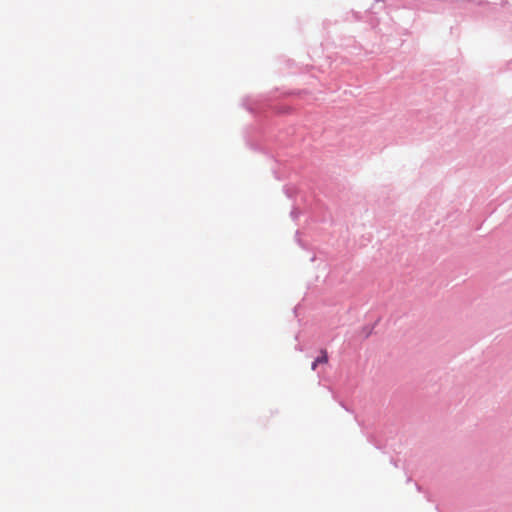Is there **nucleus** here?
I'll list each match as a JSON object with an SVG mask.
<instances>
[{
    "instance_id": "f257e3e1",
    "label": "nucleus",
    "mask_w": 512,
    "mask_h": 512,
    "mask_svg": "<svg viewBox=\"0 0 512 512\" xmlns=\"http://www.w3.org/2000/svg\"><path fill=\"white\" fill-rule=\"evenodd\" d=\"M306 93V90L287 89L274 90L259 94L256 98L251 99L250 96L243 97L241 107L254 116L256 123L248 125L243 130V138L246 146L254 152H259L273 159L276 163L278 160L262 145L266 141L267 133L270 130V115H289L294 112V107L287 104H279L277 101L282 98L291 96H300Z\"/></svg>"
},
{
    "instance_id": "f03ea898",
    "label": "nucleus",
    "mask_w": 512,
    "mask_h": 512,
    "mask_svg": "<svg viewBox=\"0 0 512 512\" xmlns=\"http://www.w3.org/2000/svg\"><path fill=\"white\" fill-rule=\"evenodd\" d=\"M329 361V355L326 349H321L319 355L311 362V370L315 371L320 364H326Z\"/></svg>"
},
{
    "instance_id": "7ed1b4c3",
    "label": "nucleus",
    "mask_w": 512,
    "mask_h": 512,
    "mask_svg": "<svg viewBox=\"0 0 512 512\" xmlns=\"http://www.w3.org/2000/svg\"><path fill=\"white\" fill-rule=\"evenodd\" d=\"M380 320H381V318L379 317L373 323L365 324L364 326H362L361 329H362L364 339H368L373 334L374 329L378 325Z\"/></svg>"
},
{
    "instance_id": "20e7f679",
    "label": "nucleus",
    "mask_w": 512,
    "mask_h": 512,
    "mask_svg": "<svg viewBox=\"0 0 512 512\" xmlns=\"http://www.w3.org/2000/svg\"><path fill=\"white\" fill-rule=\"evenodd\" d=\"M367 441L372 444L376 449L382 450L383 446L380 444V442L376 439V437L373 434H366Z\"/></svg>"
},
{
    "instance_id": "39448f33",
    "label": "nucleus",
    "mask_w": 512,
    "mask_h": 512,
    "mask_svg": "<svg viewBox=\"0 0 512 512\" xmlns=\"http://www.w3.org/2000/svg\"><path fill=\"white\" fill-rule=\"evenodd\" d=\"M283 192L286 195L287 198L293 199L296 195V191L292 188H290L288 185L283 186Z\"/></svg>"
},
{
    "instance_id": "423d86ee",
    "label": "nucleus",
    "mask_w": 512,
    "mask_h": 512,
    "mask_svg": "<svg viewBox=\"0 0 512 512\" xmlns=\"http://www.w3.org/2000/svg\"><path fill=\"white\" fill-rule=\"evenodd\" d=\"M300 214V210L296 207H293L292 210L290 211V217L292 218L293 221H296L299 218Z\"/></svg>"
},
{
    "instance_id": "0eeeda50",
    "label": "nucleus",
    "mask_w": 512,
    "mask_h": 512,
    "mask_svg": "<svg viewBox=\"0 0 512 512\" xmlns=\"http://www.w3.org/2000/svg\"><path fill=\"white\" fill-rule=\"evenodd\" d=\"M272 174H273L274 178L278 181L285 179V177L282 174H280V172L276 168L272 169Z\"/></svg>"
},
{
    "instance_id": "6e6552de",
    "label": "nucleus",
    "mask_w": 512,
    "mask_h": 512,
    "mask_svg": "<svg viewBox=\"0 0 512 512\" xmlns=\"http://www.w3.org/2000/svg\"><path fill=\"white\" fill-rule=\"evenodd\" d=\"M299 234H300V233H299V230H297V231L295 232V239H296V242L298 243V245H299L300 247H302L303 249H306V246L304 245V243H303V242H302V240L300 239Z\"/></svg>"
},
{
    "instance_id": "1a4fd4ad",
    "label": "nucleus",
    "mask_w": 512,
    "mask_h": 512,
    "mask_svg": "<svg viewBox=\"0 0 512 512\" xmlns=\"http://www.w3.org/2000/svg\"><path fill=\"white\" fill-rule=\"evenodd\" d=\"M339 405L347 412L353 413V410L349 408L343 400H339Z\"/></svg>"
},
{
    "instance_id": "9d476101",
    "label": "nucleus",
    "mask_w": 512,
    "mask_h": 512,
    "mask_svg": "<svg viewBox=\"0 0 512 512\" xmlns=\"http://www.w3.org/2000/svg\"><path fill=\"white\" fill-rule=\"evenodd\" d=\"M351 14H352V16H353V18H354V20H355V21H358V20H360V19H361V16H360V13H359V12H356V11H353V10H352V11H351Z\"/></svg>"
},
{
    "instance_id": "9b49d317",
    "label": "nucleus",
    "mask_w": 512,
    "mask_h": 512,
    "mask_svg": "<svg viewBox=\"0 0 512 512\" xmlns=\"http://www.w3.org/2000/svg\"><path fill=\"white\" fill-rule=\"evenodd\" d=\"M275 141L283 146H288L290 144L289 141H284L280 137L276 138Z\"/></svg>"
},
{
    "instance_id": "f8f14e48",
    "label": "nucleus",
    "mask_w": 512,
    "mask_h": 512,
    "mask_svg": "<svg viewBox=\"0 0 512 512\" xmlns=\"http://www.w3.org/2000/svg\"><path fill=\"white\" fill-rule=\"evenodd\" d=\"M390 463L395 466V467H398V461L396 459H394L393 457L390 458Z\"/></svg>"
},
{
    "instance_id": "ddd939ff",
    "label": "nucleus",
    "mask_w": 512,
    "mask_h": 512,
    "mask_svg": "<svg viewBox=\"0 0 512 512\" xmlns=\"http://www.w3.org/2000/svg\"><path fill=\"white\" fill-rule=\"evenodd\" d=\"M415 487H416L418 492H422L423 491L422 486L419 485L417 482H415Z\"/></svg>"
},
{
    "instance_id": "4468645a",
    "label": "nucleus",
    "mask_w": 512,
    "mask_h": 512,
    "mask_svg": "<svg viewBox=\"0 0 512 512\" xmlns=\"http://www.w3.org/2000/svg\"><path fill=\"white\" fill-rule=\"evenodd\" d=\"M293 313H294V315L297 317V313H298V306H295V307L293 308Z\"/></svg>"
},
{
    "instance_id": "2eb2a0df",
    "label": "nucleus",
    "mask_w": 512,
    "mask_h": 512,
    "mask_svg": "<svg viewBox=\"0 0 512 512\" xmlns=\"http://www.w3.org/2000/svg\"><path fill=\"white\" fill-rule=\"evenodd\" d=\"M295 349H296L297 351H300V352H301V351H302V346H301L300 344H297V345L295 346Z\"/></svg>"
},
{
    "instance_id": "dca6fc26",
    "label": "nucleus",
    "mask_w": 512,
    "mask_h": 512,
    "mask_svg": "<svg viewBox=\"0 0 512 512\" xmlns=\"http://www.w3.org/2000/svg\"><path fill=\"white\" fill-rule=\"evenodd\" d=\"M507 3H508V0H502L500 4H501V6H504Z\"/></svg>"
},
{
    "instance_id": "f3484780",
    "label": "nucleus",
    "mask_w": 512,
    "mask_h": 512,
    "mask_svg": "<svg viewBox=\"0 0 512 512\" xmlns=\"http://www.w3.org/2000/svg\"><path fill=\"white\" fill-rule=\"evenodd\" d=\"M425 497H426V499H427L428 501H431L429 493H427V492H426V493H425Z\"/></svg>"
},
{
    "instance_id": "a211bd4d",
    "label": "nucleus",
    "mask_w": 512,
    "mask_h": 512,
    "mask_svg": "<svg viewBox=\"0 0 512 512\" xmlns=\"http://www.w3.org/2000/svg\"><path fill=\"white\" fill-rule=\"evenodd\" d=\"M406 481H407V483H409V482H411V481H412V478H411V477H408Z\"/></svg>"
},
{
    "instance_id": "6ab92c4d",
    "label": "nucleus",
    "mask_w": 512,
    "mask_h": 512,
    "mask_svg": "<svg viewBox=\"0 0 512 512\" xmlns=\"http://www.w3.org/2000/svg\"><path fill=\"white\" fill-rule=\"evenodd\" d=\"M436 510H437L438 512H442V511L440 510V508H439V506H438V505L436 506Z\"/></svg>"
},
{
    "instance_id": "aec40b11",
    "label": "nucleus",
    "mask_w": 512,
    "mask_h": 512,
    "mask_svg": "<svg viewBox=\"0 0 512 512\" xmlns=\"http://www.w3.org/2000/svg\"><path fill=\"white\" fill-rule=\"evenodd\" d=\"M383 1H384V0H375V2H376V3H377V2H383Z\"/></svg>"
}]
</instances>
